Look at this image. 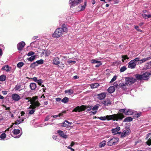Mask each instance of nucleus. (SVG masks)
<instances>
[{"label": "nucleus", "mask_w": 151, "mask_h": 151, "mask_svg": "<svg viewBox=\"0 0 151 151\" xmlns=\"http://www.w3.org/2000/svg\"><path fill=\"white\" fill-rule=\"evenodd\" d=\"M43 82V81L41 79H40L38 80V85L41 86L42 85V83Z\"/></svg>", "instance_id": "53"}, {"label": "nucleus", "mask_w": 151, "mask_h": 151, "mask_svg": "<svg viewBox=\"0 0 151 151\" xmlns=\"http://www.w3.org/2000/svg\"><path fill=\"white\" fill-rule=\"evenodd\" d=\"M139 58L137 57L131 60L128 63V68L131 69H134L136 67V65L138 64L137 63L138 62Z\"/></svg>", "instance_id": "3"}, {"label": "nucleus", "mask_w": 151, "mask_h": 151, "mask_svg": "<svg viewBox=\"0 0 151 151\" xmlns=\"http://www.w3.org/2000/svg\"><path fill=\"white\" fill-rule=\"evenodd\" d=\"M43 63V60L42 59L38 60V64H42Z\"/></svg>", "instance_id": "59"}, {"label": "nucleus", "mask_w": 151, "mask_h": 151, "mask_svg": "<svg viewBox=\"0 0 151 151\" xmlns=\"http://www.w3.org/2000/svg\"><path fill=\"white\" fill-rule=\"evenodd\" d=\"M100 61L96 60H91V63H100Z\"/></svg>", "instance_id": "49"}, {"label": "nucleus", "mask_w": 151, "mask_h": 151, "mask_svg": "<svg viewBox=\"0 0 151 151\" xmlns=\"http://www.w3.org/2000/svg\"><path fill=\"white\" fill-rule=\"evenodd\" d=\"M82 1V0H71L69 1V3L70 4V6L73 7L81 2Z\"/></svg>", "instance_id": "8"}, {"label": "nucleus", "mask_w": 151, "mask_h": 151, "mask_svg": "<svg viewBox=\"0 0 151 151\" xmlns=\"http://www.w3.org/2000/svg\"><path fill=\"white\" fill-rule=\"evenodd\" d=\"M25 45V43L23 41H22L19 43L17 45V48L18 50H22L23 48L24 47Z\"/></svg>", "instance_id": "11"}, {"label": "nucleus", "mask_w": 151, "mask_h": 151, "mask_svg": "<svg viewBox=\"0 0 151 151\" xmlns=\"http://www.w3.org/2000/svg\"><path fill=\"white\" fill-rule=\"evenodd\" d=\"M21 86L20 85H16L15 86L14 88V89H15V91H17L19 90H21L22 89H21Z\"/></svg>", "instance_id": "32"}, {"label": "nucleus", "mask_w": 151, "mask_h": 151, "mask_svg": "<svg viewBox=\"0 0 151 151\" xmlns=\"http://www.w3.org/2000/svg\"><path fill=\"white\" fill-rule=\"evenodd\" d=\"M63 34V30L61 28H57L52 35V36L54 37L58 38L61 37Z\"/></svg>", "instance_id": "6"}, {"label": "nucleus", "mask_w": 151, "mask_h": 151, "mask_svg": "<svg viewBox=\"0 0 151 151\" xmlns=\"http://www.w3.org/2000/svg\"><path fill=\"white\" fill-rule=\"evenodd\" d=\"M59 58L58 57L54 58L53 60V63L55 65H58L60 63Z\"/></svg>", "instance_id": "20"}, {"label": "nucleus", "mask_w": 151, "mask_h": 151, "mask_svg": "<svg viewBox=\"0 0 151 151\" xmlns=\"http://www.w3.org/2000/svg\"><path fill=\"white\" fill-rule=\"evenodd\" d=\"M67 123H66L65 122V121L62 124V126L63 127H65L67 126H68Z\"/></svg>", "instance_id": "52"}, {"label": "nucleus", "mask_w": 151, "mask_h": 151, "mask_svg": "<svg viewBox=\"0 0 151 151\" xmlns=\"http://www.w3.org/2000/svg\"><path fill=\"white\" fill-rule=\"evenodd\" d=\"M65 113H66L65 111H63L62 112L59 113L58 115V116H59V117H60L61 116H62L63 115V113L65 114Z\"/></svg>", "instance_id": "57"}, {"label": "nucleus", "mask_w": 151, "mask_h": 151, "mask_svg": "<svg viewBox=\"0 0 151 151\" xmlns=\"http://www.w3.org/2000/svg\"><path fill=\"white\" fill-rule=\"evenodd\" d=\"M23 121H24L23 119H17L16 121L17 124H18L20 123H21L23 122Z\"/></svg>", "instance_id": "45"}, {"label": "nucleus", "mask_w": 151, "mask_h": 151, "mask_svg": "<svg viewBox=\"0 0 151 151\" xmlns=\"http://www.w3.org/2000/svg\"><path fill=\"white\" fill-rule=\"evenodd\" d=\"M124 117V116L123 114H117L111 115H107L105 116L98 117V118L102 121H104L106 120H112L114 121H117L121 120Z\"/></svg>", "instance_id": "1"}, {"label": "nucleus", "mask_w": 151, "mask_h": 151, "mask_svg": "<svg viewBox=\"0 0 151 151\" xmlns=\"http://www.w3.org/2000/svg\"><path fill=\"white\" fill-rule=\"evenodd\" d=\"M145 68L146 69H149L151 68V61L147 62L145 65Z\"/></svg>", "instance_id": "28"}, {"label": "nucleus", "mask_w": 151, "mask_h": 151, "mask_svg": "<svg viewBox=\"0 0 151 151\" xmlns=\"http://www.w3.org/2000/svg\"><path fill=\"white\" fill-rule=\"evenodd\" d=\"M44 51H45V50H42V52H41V56H42L43 55H45V52H44Z\"/></svg>", "instance_id": "62"}, {"label": "nucleus", "mask_w": 151, "mask_h": 151, "mask_svg": "<svg viewBox=\"0 0 151 151\" xmlns=\"http://www.w3.org/2000/svg\"><path fill=\"white\" fill-rule=\"evenodd\" d=\"M65 24H63L62 27V29L63 30V32H67L68 31V29L65 26Z\"/></svg>", "instance_id": "39"}, {"label": "nucleus", "mask_w": 151, "mask_h": 151, "mask_svg": "<svg viewBox=\"0 0 151 151\" xmlns=\"http://www.w3.org/2000/svg\"><path fill=\"white\" fill-rule=\"evenodd\" d=\"M0 49L2 50H3L4 49V45H0Z\"/></svg>", "instance_id": "56"}, {"label": "nucleus", "mask_w": 151, "mask_h": 151, "mask_svg": "<svg viewBox=\"0 0 151 151\" xmlns=\"http://www.w3.org/2000/svg\"><path fill=\"white\" fill-rule=\"evenodd\" d=\"M99 86V84L98 83H94L91 85V88H97Z\"/></svg>", "instance_id": "34"}, {"label": "nucleus", "mask_w": 151, "mask_h": 151, "mask_svg": "<svg viewBox=\"0 0 151 151\" xmlns=\"http://www.w3.org/2000/svg\"><path fill=\"white\" fill-rule=\"evenodd\" d=\"M122 61L123 62H124V60H125L126 59H128L129 58L127 56V55H122Z\"/></svg>", "instance_id": "42"}, {"label": "nucleus", "mask_w": 151, "mask_h": 151, "mask_svg": "<svg viewBox=\"0 0 151 151\" xmlns=\"http://www.w3.org/2000/svg\"><path fill=\"white\" fill-rule=\"evenodd\" d=\"M150 75H151V73L148 72H146L142 75V80H146L149 78V76Z\"/></svg>", "instance_id": "15"}, {"label": "nucleus", "mask_w": 151, "mask_h": 151, "mask_svg": "<svg viewBox=\"0 0 151 151\" xmlns=\"http://www.w3.org/2000/svg\"><path fill=\"white\" fill-rule=\"evenodd\" d=\"M106 93H102L100 94H98V99L100 100H101L104 99L106 97Z\"/></svg>", "instance_id": "16"}, {"label": "nucleus", "mask_w": 151, "mask_h": 151, "mask_svg": "<svg viewBox=\"0 0 151 151\" xmlns=\"http://www.w3.org/2000/svg\"><path fill=\"white\" fill-rule=\"evenodd\" d=\"M35 56H32L31 57L28 58V60L29 61H32L35 59Z\"/></svg>", "instance_id": "44"}, {"label": "nucleus", "mask_w": 151, "mask_h": 151, "mask_svg": "<svg viewBox=\"0 0 151 151\" xmlns=\"http://www.w3.org/2000/svg\"><path fill=\"white\" fill-rule=\"evenodd\" d=\"M24 65V63L22 62H21L17 64V66L19 68H20L22 67Z\"/></svg>", "instance_id": "40"}, {"label": "nucleus", "mask_w": 151, "mask_h": 151, "mask_svg": "<svg viewBox=\"0 0 151 151\" xmlns=\"http://www.w3.org/2000/svg\"><path fill=\"white\" fill-rule=\"evenodd\" d=\"M30 88L32 90H35L36 88V85L35 83H31L30 85Z\"/></svg>", "instance_id": "29"}, {"label": "nucleus", "mask_w": 151, "mask_h": 151, "mask_svg": "<svg viewBox=\"0 0 151 151\" xmlns=\"http://www.w3.org/2000/svg\"><path fill=\"white\" fill-rule=\"evenodd\" d=\"M125 84L127 85H131L134 83L136 81V79L131 77H127L125 78Z\"/></svg>", "instance_id": "7"}, {"label": "nucleus", "mask_w": 151, "mask_h": 151, "mask_svg": "<svg viewBox=\"0 0 151 151\" xmlns=\"http://www.w3.org/2000/svg\"><path fill=\"white\" fill-rule=\"evenodd\" d=\"M34 54V52L32 51H30L29 52L27 55L28 56H30L33 55Z\"/></svg>", "instance_id": "51"}, {"label": "nucleus", "mask_w": 151, "mask_h": 151, "mask_svg": "<svg viewBox=\"0 0 151 151\" xmlns=\"http://www.w3.org/2000/svg\"><path fill=\"white\" fill-rule=\"evenodd\" d=\"M136 79L137 80H142V75H139L138 74H136L134 75Z\"/></svg>", "instance_id": "27"}, {"label": "nucleus", "mask_w": 151, "mask_h": 151, "mask_svg": "<svg viewBox=\"0 0 151 151\" xmlns=\"http://www.w3.org/2000/svg\"><path fill=\"white\" fill-rule=\"evenodd\" d=\"M120 127H117L116 128L113 129L111 130L112 132L114 134H116L118 133H120L121 132H118L120 130Z\"/></svg>", "instance_id": "18"}, {"label": "nucleus", "mask_w": 151, "mask_h": 151, "mask_svg": "<svg viewBox=\"0 0 151 151\" xmlns=\"http://www.w3.org/2000/svg\"><path fill=\"white\" fill-rule=\"evenodd\" d=\"M35 110L34 109H32L30 110L29 111V114H33L35 112Z\"/></svg>", "instance_id": "46"}, {"label": "nucleus", "mask_w": 151, "mask_h": 151, "mask_svg": "<svg viewBox=\"0 0 151 151\" xmlns=\"http://www.w3.org/2000/svg\"><path fill=\"white\" fill-rule=\"evenodd\" d=\"M34 81L38 83V80L36 77H34L33 78Z\"/></svg>", "instance_id": "64"}, {"label": "nucleus", "mask_w": 151, "mask_h": 151, "mask_svg": "<svg viewBox=\"0 0 151 151\" xmlns=\"http://www.w3.org/2000/svg\"><path fill=\"white\" fill-rule=\"evenodd\" d=\"M115 88L113 86H111L107 90L109 93H113L115 91Z\"/></svg>", "instance_id": "23"}, {"label": "nucleus", "mask_w": 151, "mask_h": 151, "mask_svg": "<svg viewBox=\"0 0 151 151\" xmlns=\"http://www.w3.org/2000/svg\"><path fill=\"white\" fill-rule=\"evenodd\" d=\"M12 97L13 100L16 101H19L20 99V96L16 93L13 94L12 96Z\"/></svg>", "instance_id": "13"}, {"label": "nucleus", "mask_w": 151, "mask_h": 151, "mask_svg": "<svg viewBox=\"0 0 151 151\" xmlns=\"http://www.w3.org/2000/svg\"><path fill=\"white\" fill-rule=\"evenodd\" d=\"M101 103L105 106L110 105L111 104L109 100L104 101L102 102Z\"/></svg>", "instance_id": "22"}, {"label": "nucleus", "mask_w": 151, "mask_h": 151, "mask_svg": "<svg viewBox=\"0 0 151 151\" xmlns=\"http://www.w3.org/2000/svg\"><path fill=\"white\" fill-rule=\"evenodd\" d=\"M133 119L131 117L128 116L125 118L123 122H128L132 121Z\"/></svg>", "instance_id": "25"}, {"label": "nucleus", "mask_w": 151, "mask_h": 151, "mask_svg": "<svg viewBox=\"0 0 151 151\" xmlns=\"http://www.w3.org/2000/svg\"><path fill=\"white\" fill-rule=\"evenodd\" d=\"M58 66L62 69H63L64 68V64L62 63L58 65Z\"/></svg>", "instance_id": "55"}, {"label": "nucleus", "mask_w": 151, "mask_h": 151, "mask_svg": "<svg viewBox=\"0 0 151 151\" xmlns=\"http://www.w3.org/2000/svg\"><path fill=\"white\" fill-rule=\"evenodd\" d=\"M119 141V138L117 137H114L109 140L107 142V145L112 146L115 145Z\"/></svg>", "instance_id": "5"}, {"label": "nucleus", "mask_w": 151, "mask_h": 151, "mask_svg": "<svg viewBox=\"0 0 151 151\" xmlns=\"http://www.w3.org/2000/svg\"><path fill=\"white\" fill-rule=\"evenodd\" d=\"M127 69V68L125 66H123L120 69V71L121 72H123Z\"/></svg>", "instance_id": "43"}, {"label": "nucleus", "mask_w": 151, "mask_h": 151, "mask_svg": "<svg viewBox=\"0 0 151 151\" xmlns=\"http://www.w3.org/2000/svg\"><path fill=\"white\" fill-rule=\"evenodd\" d=\"M57 132L59 135L65 139L67 138L68 137L67 135L63 131L60 130H59L57 131Z\"/></svg>", "instance_id": "14"}, {"label": "nucleus", "mask_w": 151, "mask_h": 151, "mask_svg": "<svg viewBox=\"0 0 151 151\" xmlns=\"http://www.w3.org/2000/svg\"><path fill=\"white\" fill-rule=\"evenodd\" d=\"M10 68L8 65H6L3 67L1 68V69L4 70L7 72H9L10 70Z\"/></svg>", "instance_id": "26"}, {"label": "nucleus", "mask_w": 151, "mask_h": 151, "mask_svg": "<svg viewBox=\"0 0 151 151\" xmlns=\"http://www.w3.org/2000/svg\"><path fill=\"white\" fill-rule=\"evenodd\" d=\"M140 115H141L140 113H137V114H135V117L136 118H138L140 116Z\"/></svg>", "instance_id": "61"}, {"label": "nucleus", "mask_w": 151, "mask_h": 151, "mask_svg": "<svg viewBox=\"0 0 151 151\" xmlns=\"http://www.w3.org/2000/svg\"><path fill=\"white\" fill-rule=\"evenodd\" d=\"M14 135L18 134L20 132V130L18 129H14L12 131Z\"/></svg>", "instance_id": "33"}, {"label": "nucleus", "mask_w": 151, "mask_h": 151, "mask_svg": "<svg viewBox=\"0 0 151 151\" xmlns=\"http://www.w3.org/2000/svg\"><path fill=\"white\" fill-rule=\"evenodd\" d=\"M146 143L149 146L151 145V137L150 138H149L148 141L146 142Z\"/></svg>", "instance_id": "47"}, {"label": "nucleus", "mask_w": 151, "mask_h": 151, "mask_svg": "<svg viewBox=\"0 0 151 151\" xmlns=\"http://www.w3.org/2000/svg\"><path fill=\"white\" fill-rule=\"evenodd\" d=\"M30 99L29 97L26 98V100H28V102H30V104L32 105L34 107L37 106H38V101H37V96H36L33 97L32 99L29 100Z\"/></svg>", "instance_id": "4"}, {"label": "nucleus", "mask_w": 151, "mask_h": 151, "mask_svg": "<svg viewBox=\"0 0 151 151\" xmlns=\"http://www.w3.org/2000/svg\"><path fill=\"white\" fill-rule=\"evenodd\" d=\"M99 105V104L95 105L92 108V110L95 111L98 109Z\"/></svg>", "instance_id": "41"}, {"label": "nucleus", "mask_w": 151, "mask_h": 151, "mask_svg": "<svg viewBox=\"0 0 151 151\" xmlns=\"http://www.w3.org/2000/svg\"><path fill=\"white\" fill-rule=\"evenodd\" d=\"M69 101V98L67 97H64L61 100L62 102L65 104L68 102Z\"/></svg>", "instance_id": "35"}, {"label": "nucleus", "mask_w": 151, "mask_h": 151, "mask_svg": "<svg viewBox=\"0 0 151 151\" xmlns=\"http://www.w3.org/2000/svg\"><path fill=\"white\" fill-rule=\"evenodd\" d=\"M86 109H87V111H90L91 109H92V106H87L82 105L81 106H78L75 107L73 110V112H81L83 111H84Z\"/></svg>", "instance_id": "2"}, {"label": "nucleus", "mask_w": 151, "mask_h": 151, "mask_svg": "<svg viewBox=\"0 0 151 151\" xmlns=\"http://www.w3.org/2000/svg\"><path fill=\"white\" fill-rule=\"evenodd\" d=\"M135 29L139 32H141V31L139 28V27L138 26H136L134 27Z\"/></svg>", "instance_id": "54"}, {"label": "nucleus", "mask_w": 151, "mask_h": 151, "mask_svg": "<svg viewBox=\"0 0 151 151\" xmlns=\"http://www.w3.org/2000/svg\"><path fill=\"white\" fill-rule=\"evenodd\" d=\"M6 78V76L4 75H2L0 76V81H4Z\"/></svg>", "instance_id": "30"}, {"label": "nucleus", "mask_w": 151, "mask_h": 151, "mask_svg": "<svg viewBox=\"0 0 151 151\" xmlns=\"http://www.w3.org/2000/svg\"><path fill=\"white\" fill-rule=\"evenodd\" d=\"M33 127L37 128L38 127V121L36 119L32 120L30 122Z\"/></svg>", "instance_id": "17"}, {"label": "nucleus", "mask_w": 151, "mask_h": 151, "mask_svg": "<svg viewBox=\"0 0 151 151\" xmlns=\"http://www.w3.org/2000/svg\"><path fill=\"white\" fill-rule=\"evenodd\" d=\"M134 113L133 111L130 109H128L125 113V114L127 115H132Z\"/></svg>", "instance_id": "24"}, {"label": "nucleus", "mask_w": 151, "mask_h": 151, "mask_svg": "<svg viewBox=\"0 0 151 151\" xmlns=\"http://www.w3.org/2000/svg\"><path fill=\"white\" fill-rule=\"evenodd\" d=\"M6 135L5 133H2L0 135V139L1 140H3L6 137Z\"/></svg>", "instance_id": "38"}, {"label": "nucleus", "mask_w": 151, "mask_h": 151, "mask_svg": "<svg viewBox=\"0 0 151 151\" xmlns=\"http://www.w3.org/2000/svg\"><path fill=\"white\" fill-rule=\"evenodd\" d=\"M38 65V60H37L36 62H34L32 63L30 65V67L32 68H34L35 66Z\"/></svg>", "instance_id": "36"}, {"label": "nucleus", "mask_w": 151, "mask_h": 151, "mask_svg": "<svg viewBox=\"0 0 151 151\" xmlns=\"http://www.w3.org/2000/svg\"><path fill=\"white\" fill-rule=\"evenodd\" d=\"M102 64V63L100 62V63H98V64L95 65V67H98L100 66Z\"/></svg>", "instance_id": "58"}, {"label": "nucleus", "mask_w": 151, "mask_h": 151, "mask_svg": "<svg viewBox=\"0 0 151 151\" xmlns=\"http://www.w3.org/2000/svg\"><path fill=\"white\" fill-rule=\"evenodd\" d=\"M10 114L8 112L3 113L0 116L2 119L3 121H5L9 119Z\"/></svg>", "instance_id": "9"}, {"label": "nucleus", "mask_w": 151, "mask_h": 151, "mask_svg": "<svg viewBox=\"0 0 151 151\" xmlns=\"http://www.w3.org/2000/svg\"><path fill=\"white\" fill-rule=\"evenodd\" d=\"M67 62L68 63H76V61H72V60H70L68 61Z\"/></svg>", "instance_id": "60"}, {"label": "nucleus", "mask_w": 151, "mask_h": 151, "mask_svg": "<svg viewBox=\"0 0 151 151\" xmlns=\"http://www.w3.org/2000/svg\"><path fill=\"white\" fill-rule=\"evenodd\" d=\"M151 59V56L147 57V58H145L142 59L140 60V58H139V61L138 63V64H141Z\"/></svg>", "instance_id": "12"}, {"label": "nucleus", "mask_w": 151, "mask_h": 151, "mask_svg": "<svg viewBox=\"0 0 151 151\" xmlns=\"http://www.w3.org/2000/svg\"><path fill=\"white\" fill-rule=\"evenodd\" d=\"M65 94H67L68 95H71L73 93L74 91L73 89H70L65 90Z\"/></svg>", "instance_id": "21"}, {"label": "nucleus", "mask_w": 151, "mask_h": 151, "mask_svg": "<svg viewBox=\"0 0 151 151\" xmlns=\"http://www.w3.org/2000/svg\"><path fill=\"white\" fill-rule=\"evenodd\" d=\"M119 111L121 113H123L125 114L126 110V109H121L119 110Z\"/></svg>", "instance_id": "50"}, {"label": "nucleus", "mask_w": 151, "mask_h": 151, "mask_svg": "<svg viewBox=\"0 0 151 151\" xmlns=\"http://www.w3.org/2000/svg\"><path fill=\"white\" fill-rule=\"evenodd\" d=\"M106 141L103 140L102 142L99 143V146L100 147H104L106 145Z\"/></svg>", "instance_id": "31"}, {"label": "nucleus", "mask_w": 151, "mask_h": 151, "mask_svg": "<svg viewBox=\"0 0 151 151\" xmlns=\"http://www.w3.org/2000/svg\"><path fill=\"white\" fill-rule=\"evenodd\" d=\"M96 111H91L90 112V114L91 115L92 114L93 115H94L96 114Z\"/></svg>", "instance_id": "63"}, {"label": "nucleus", "mask_w": 151, "mask_h": 151, "mask_svg": "<svg viewBox=\"0 0 151 151\" xmlns=\"http://www.w3.org/2000/svg\"><path fill=\"white\" fill-rule=\"evenodd\" d=\"M131 132L130 130L129 129L127 128L125 129L122 132V133L121 137V138H124L126 136L129 135Z\"/></svg>", "instance_id": "10"}, {"label": "nucleus", "mask_w": 151, "mask_h": 151, "mask_svg": "<svg viewBox=\"0 0 151 151\" xmlns=\"http://www.w3.org/2000/svg\"><path fill=\"white\" fill-rule=\"evenodd\" d=\"M117 78V76L116 75H115L111 79V81L110 82V83H112Z\"/></svg>", "instance_id": "48"}, {"label": "nucleus", "mask_w": 151, "mask_h": 151, "mask_svg": "<svg viewBox=\"0 0 151 151\" xmlns=\"http://www.w3.org/2000/svg\"><path fill=\"white\" fill-rule=\"evenodd\" d=\"M44 52H45V55L47 56H48L51 53V52L50 50H45Z\"/></svg>", "instance_id": "37"}, {"label": "nucleus", "mask_w": 151, "mask_h": 151, "mask_svg": "<svg viewBox=\"0 0 151 151\" xmlns=\"http://www.w3.org/2000/svg\"><path fill=\"white\" fill-rule=\"evenodd\" d=\"M86 1L84 2V4L83 6H80L78 7V10L79 11H82L84 10L86 7Z\"/></svg>", "instance_id": "19"}]
</instances>
